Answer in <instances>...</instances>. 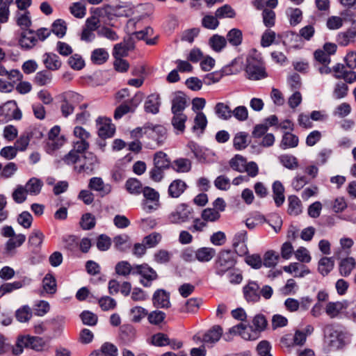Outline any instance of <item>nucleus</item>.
<instances>
[{"mask_svg": "<svg viewBox=\"0 0 356 356\" xmlns=\"http://www.w3.org/2000/svg\"><path fill=\"white\" fill-rule=\"evenodd\" d=\"M236 264L234 252L229 250H220L213 262V268L216 275L222 277L234 269Z\"/></svg>", "mask_w": 356, "mask_h": 356, "instance_id": "nucleus-1", "label": "nucleus"}, {"mask_svg": "<svg viewBox=\"0 0 356 356\" xmlns=\"http://www.w3.org/2000/svg\"><path fill=\"white\" fill-rule=\"evenodd\" d=\"M245 72L248 79L254 81L264 79L268 76L262 61L254 57L247 58Z\"/></svg>", "mask_w": 356, "mask_h": 356, "instance_id": "nucleus-2", "label": "nucleus"}, {"mask_svg": "<svg viewBox=\"0 0 356 356\" xmlns=\"http://www.w3.org/2000/svg\"><path fill=\"white\" fill-rule=\"evenodd\" d=\"M22 113L15 101H8L0 106V124H5L11 120H19Z\"/></svg>", "mask_w": 356, "mask_h": 356, "instance_id": "nucleus-3", "label": "nucleus"}, {"mask_svg": "<svg viewBox=\"0 0 356 356\" xmlns=\"http://www.w3.org/2000/svg\"><path fill=\"white\" fill-rule=\"evenodd\" d=\"M193 209L186 203L179 204L175 209L168 216V220L173 224H182L192 218Z\"/></svg>", "mask_w": 356, "mask_h": 356, "instance_id": "nucleus-4", "label": "nucleus"}, {"mask_svg": "<svg viewBox=\"0 0 356 356\" xmlns=\"http://www.w3.org/2000/svg\"><path fill=\"white\" fill-rule=\"evenodd\" d=\"M98 159L92 152H86L81 156L78 165H74V170L79 174L91 175L98 166Z\"/></svg>", "mask_w": 356, "mask_h": 356, "instance_id": "nucleus-5", "label": "nucleus"}, {"mask_svg": "<svg viewBox=\"0 0 356 356\" xmlns=\"http://www.w3.org/2000/svg\"><path fill=\"white\" fill-rule=\"evenodd\" d=\"M134 269L133 275H138L140 276V283L144 287L151 286L152 282L158 278L156 270L147 264L134 265Z\"/></svg>", "mask_w": 356, "mask_h": 356, "instance_id": "nucleus-6", "label": "nucleus"}, {"mask_svg": "<svg viewBox=\"0 0 356 356\" xmlns=\"http://www.w3.org/2000/svg\"><path fill=\"white\" fill-rule=\"evenodd\" d=\"M143 196L145 201L143 209L147 212L156 210L159 207V194L154 188L149 186L144 187Z\"/></svg>", "mask_w": 356, "mask_h": 356, "instance_id": "nucleus-7", "label": "nucleus"}, {"mask_svg": "<svg viewBox=\"0 0 356 356\" xmlns=\"http://www.w3.org/2000/svg\"><path fill=\"white\" fill-rule=\"evenodd\" d=\"M145 134L149 138L154 140L157 146H161L163 144L166 139V129L162 125H149L144 128Z\"/></svg>", "mask_w": 356, "mask_h": 356, "instance_id": "nucleus-8", "label": "nucleus"}, {"mask_svg": "<svg viewBox=\"0 0 356 356\" xmlns=\"http://www.w3.org/2000/svg\"><path fill=\"white\" fill-rule=\"evenodd\" d=\"M243 293L248 302L254 303L260 300V287L257 282L249 281L243 287Z\"/></svg>", "mask_w": 356, "mask_h": 356, "instance_id": "nucleus-9", "label": "nucleus"}, {"mask_svg": "<svg viewBox=\"0 0 356 356\" xmlns=\"http://www.w3.org/2000/svg\"><path fill=\"white\" fill-rule=\"evenodd\" d=\"M98 125V135L102 138L112 137L115 131L114 124L111 123V120L107 118H98L97 120Z\"/></svg>", "mask_w": 356, "mask_h": 356, "instance_id": "nucleus-10", "label": "nucleus"}, {"mask_svg": "<svg viewBox=\"0 0 356 356\" xmlns=\"http://www.w3.org/2000/svg\"><path fill=\"white\" fill-rule=\"evenodd\" d=\"M152 303L158 308L168 309L170 307V293L164 289H157L152 296Z\"/></svg>", "mask_w": 356, "mask_h": 356, "instance_id": "nucleus-11", "label": "nucleus"}, {"mask_svg": "<svg viewBox=\"0 0 356 356\" xmlns=\"http://www.w3.org/2000/svg\"><path fill=\"white\" fill-rule=\"evenodd\" d=\"M88 188L90 190L97 191L102 197H104L111 192L112 187L108 184H104L101 177H94L89 180Z\"/></svg>", "mask_w": 356, "mask_h": 356, "instance_id": "nucleus-12", "label": "nucleus"}, {"mask_svg": "<svg viewBox=\"0 0 356 356\" xmlns=\"http://www.w3.org/2000/svg\"><path fill=\"white\" fill-rule=\"evenodd\" d=\"M187 188L188 186L184 181L180 179H175L168 186V195L172 198H178L184 193Z\"/></svg>", "mask_w": 356, "mask_h": 356, "instance_id": "nucleus-13", "label": "nucleus"}, {"mask_svg": "<svg viewBox=\"0 0 356 356\" xmlns=\"http://www.w3.org/2000/svg\"><path fill=\"white\" fill-rule=\"evenodd\" d=\"M186 106L187 100L186 95L182 92H176L172 100L171 111L172 114L184 113Z\"/></svg>", "mask_w": 356, "mask_h": 356, "instance_id": "nucleus-14", "label": "nucleus"}, {"mask_svg": "<svg viewBox=\"0 0 356 356\" xmlns=\"http://www.w3.org/2000/svg\"><path fill=\"white\" fill-rule=\"evenodd\" d=\"M349 307L348 301H337V302H329L325 307V313L330 318H333L337 317L340 312Z\"/></svg>", "mask_w": 356, "mask_h": 356, "instance_id": "nucleus-15", "label": "nucleus"}, {"mask_svg": "<svg viewBox=\"0 0 356 356\" xmlns=\"http://www.w3.org/2000/svg\"><path fill=\"white\" fill-rule=\"evenodd\" d=\"M42 61L49 70L56 71L60 68L62 62L58 55L54 53H45L42 56Z\"/></svg>", "mask_w": 356, "mask_h": 356, "instance_id": "nucleus-16", "label": "nucleus"}, {"mask_svg": "<svg viewBox=\"0 0 356 356\" xmlns=\"http://www.w3.org/2000/svg\"><path fill=\"white\" fill-rule=\"evenodd\" d=\"M314 332V327L311 325H308L302 330H296L293 337V345L302 346L305 345L307 336L312 334Z\"/></svg>", "mask_w": 356, "mask_h": 356, "instance_id": "nucleus-17", "label": "nucleus"}, {"mask_svg": "<svg viewBox=\"0 0 356 356\" xmlns=\"http://www.w3.org/2000/svg\"><path fill=\"white\" fill-rule=\"evenodd\" d=\"M222 334V329L220 325H213L202 337V341L205 343H215L219 341Z\"/></svg>", "mask_w": 356, "mask_h": 356, "instance_id": "nucleus-18", "label": "nucleus"}, {"mask_svg": "<svg viewBox=\"0 0 356 356\" xmlns=\"http://www.w3.org/2000/svg\"><path fill=\"white\" fill-rule=\"evenodd\" d=\"M356 267V261L353 257H348L341 260L339 265V273L343 277L349 276Z\"/></svg>", "mask_w": 356, "mask_h": 356, "instance_id": "nucleus-19", "label": "nucleus"}, {"mask_svg": "<svg viewBox=\"0 0 356 356\" xmlns=\"http://www.w3.org/2000/svg\"><path fill=\"white\" fill-rule=\"evenodd\" d=\"M216 250L210 247H202L195 251V259L202 263L210 261L216 255Z\"/></svg>", "mask_w": 356, "mask_h": 356, "instance_id": "nucleus-20", "label": "nucleus"}, {"mask_svg": "<svg viewBox=\"0 0 356 356\" xmlns=\"http://www.w3.org/2000/svg\"><path fill=\"white\" fill-rule=\"evenodd\" d=\"M161 105L160 97L158 94H151L147 98L145 102V111L147 113L156 114L159 111Z\"/></svg>", "mask_w": 356, "mask_h": 356, "instance_id": "nucleus-21", "label": "nucleus"}, {"mask_svg": "<svg viewBox=\"0 0 356 356\" xmlns=\"http://www.w3.org/2000/svg\"><path fill=\"white\" fill-rule=\"evenodd\" d=\"M37 41L34 32L31 30H26L21 34L19 44L22 48L29 49L36 44Z\"/></svg>", "mask_w": 356, "mask_h": 356, "instance_id": "nucleus-22", "label": "nucleus"}, {"mask_svg": "<svg viewBox=\"0 0 356 356\" xmlns=\"http://www.w3.org/2000/svg\"><path fill=\"white\" fill-rule=\"evenodd\" d=\"M153 163L154 165L165 170L171 168L172 166V163L167 154L162 151L157 152L154 154Z\"/></svg>", "mask_w": 356, "mask_h": 356, "instance_id": "nucleus-23", "label": "nucleus"}, {"mask_svg": "<svg viewBox=\"0 0 356 356\" xmlns=\"http://www.w3.org/2000/svg\"><path fill=\"white\" fill-rule=\"evenodd\" d=\"M186 120L187 116L184 113L173 114L171 120V124L177 134L184 132L186 127L185 123Z\"/></svg>", "mask_w": 356, "mask_h": 356, "instance_id": "nucleus-24", "label": "nucleus"}, {"mask_svg": "<svg viewBox=\"0 0 356 356\" xmlns=\"http://www.w3.org/2000/svg\"><path fill=\"white\" fill-rule=\"evenodd\" d=\"M214 112L216 116L222 120H229L232 117V109L223 102H218L216 104Z\"/></svg>", "mask_w": 356, "mask_h": 356, "instance_id": "nucleus-25", "label": "nucleus"}, {"mask_svg": "<svg viewBox=\"0 0 356 356\" xmlns=\"http://www.w3.org/2000/svg\"><path fill=\"white\" fill-rule=\"evenodd\" d=\"M23 337L26 348H29L38 351L41 350L45 344L44 339L41 337L30 335H26Z\"/></svg>", "mask_w": 356, "mask_h": 356, "instance_id": "nucleus-26", "label": "nucleus"}, {"mask_svg": "<svg viewBox=\"0 0 356 356\" xmlns=\"http://www.w3.org/2000/svg\"><path fill=\"white\" fill-rule=\"evenodd\" d=\"M312 302V299L309 297H303L300 301L291 298V312H296L299 309L306 311L309 309Z\"/></svg>", "mask_w": 356, "mask_h": 356, "instance_id": "nucleus-27", "label": "nucleus"}, {"mask_svg": "<svg viewBox=\"0 0 356 356\" xmlns=\"http://www.w3.org/2000/svg\"><path fill=\"white\" fill-rule=\"evenodd\" d=\"M127 191L132 195H139L143 193L142 183L136 178H129L125 183Z\"/></svg>", "mask_w": 356, "mask_h": 356, "instance_id": "nucleus-28", "label": "nucleus"}, {"mask_svg": "<svg viewBox=\"0 0 356 356\" xmlns=\"http://www.w3.org/2000/svg\"><path fill=\"white\" fill-rule=\"evenodd\" d=\"M273 198L277 207L281 206L284 202V188L282 183L275 181L273 184Z\"/></svg>", "mask_w": 356, "mask_h": 356, "instance_id": "nucleus-29", "label": "nucleus"}, {"mask_svg": "<svg viewBox=\"0 0 356 356\" xmlns=\"http://www.w3.org/2000/svg\"><path fill=\"white\" fill-rule=\"evenodd\" d=\"M171 168L177 172H188L191 169V162L188 159H177L172 163Z\"/></svg>", "mask_w": 356, "mask_h": 356, "instance_id": "nucleus-30", "label": "nucleus"}, {"mask_svg": "<svg viewBox=\"0 0 356 356\" xmlns=\"http://www.w3.org/2000/svg\"><path fill=\"white\" fill-rule=\"evenodd\" d=\"M42 186L43 183L40 179L32 177L26 182L24 187L30 195H37L40 193Z\"/></svg>", "mask_w": 356, "mask_h": 356, "instance_id": "nucleus-31", "label": "nucleus"}, {"mask_svg": "<svg viewBox=\"0 0 356 356\" xmlns=\"http://www.w3.org/2000/svg\"><path fill=\"white\" fill-rule=\"evenodd\" d=\"M215 15L218 19L225 18L233 19L236 17L235 10L229 4H225L216 9Z\"/></svg>", "mask_w": 356, "mask_h": 356, "instance_id": "nucleus-32", "label": "nucleus"}, {"mask_svg": "<svg viewBox=\"0 0 356 356\" xmlns=\"http://www.w3.org/2000/svg\"><path fill=\"white\" fill-rule=\"evenodd\" d=\"M356 39V31L348 29L345 32L339 33L337 35V42L341 46H347Z\"/></svg>", "mask_w": 356, "mask_h": 356, "instance_id": "nucleus-33", "label": "nucleus"}, {"mask_svg": "<svg viewBox=\"0 0 356 356\" xmlns=\"http://www.w3.org/2000/svg\"><path fill=\"white\" fill-rule=\"evenodd\" d=\"M334 261L332 257H323L318 262V270L323 276L327 275L334 268Z\"/></svg>", "mask_w": 356, "mask_h": 356, "instance_id": "nucleus-34", "label": "nucleus"}, {"mask_svg": "<svg viewBox=\"0 0 356 356\" xmlns=\"http://www.w3.org/2000/svg\"><path fill=\"white\" fill-rule=\"evenodd\" d=\"M209 44L213 51L220 52L226 46L227 40L223 36L216 34L210 38Z\"/></svg>", "mask_w": 356, "mask_h": 356, "instance_id": "nucleus-35", "label": "nucleus"}, {"mask_svg": "<svg viewBox=\"0 0 356 356\" xmlns=\"http://www.w3.org/2000/svg\"><path fill=\"white\" fill-rule=\"evenodd\" d=\"M245 330H246V326L243 323H240L237 324L236 325L232 327L229 330V333H226L224 335V338L226 341H229L231 339L232 335L239 334L243 338H244L245 339H249L250 337L249 336H248V337H246Z\"/></svg>", "mask_w": 356, "mask_h": 356, "instance_id": "nucleus-36", "label": "nucleus"}, {"mask_svg": "<svg viewBox=\"0 0 356 356\" xmlns=\"http://www.w3.org/2000/svg\"><path fill=\"white\" fill-rule=\"evenodd\" d=\"M129 237L127 234H120L113 238V243L115 248L120 251H125L131 247L129 242Z\"/></svg>", "mask_w": 356, "mask_h": 356, "instance_id": "nucleus-37", "label": "nucleus"}, {"mask_svg": "<svg viewBox=\"0 0 356 356\" xmlns=\"http://www.w3.org/2000/svg\"><path fill=\"white\" fill-rule=\"evenodd\" d=\"M42 286L46 293L54 294L56 291V281L50 273L47 274L42 280Z\"/></svg>", "mask_w": 356, "mask_h": 356, "instance_id": "nucleus-38", "label": "nucleus"}, {"mask_svg": "<svg viewBox=\"0 0 356 356\" xmlns=\"http://www.w3.org/2000/svg\"><path fill=\"white\" fill-rule=\"evenodd\" d=\"M226 40L232 46L237 47L240 45L243 40L242 31L238 29H231L227 34Z\"/></svg>", "mask_w": 356, "mask_h": 356, "instance_id": "nucleus-39", "label": "nucleus"}, {"mask_svg": "<svg viewBox=\"0 0 356 356\" xmlns=\"http://www.w3.org/2000/svg\"><path fill=\"white\" fill-rule=\"evenodd\" d=\"M52 80V74L47 70H42L36 73L34 83L40 86L49 84Z\"/></svg>", "mask_w": 356, "mask_h": 356, "instance_id": "nucleus-40", "label": "nucleus"}, {"mask_svg": "<svg viewBox=\"0 0 356 356\" xmlns=\"http://www.w3.org/2000/svg\"><path fill=\"white\" fill-rule=\"evenodd\" d=\"M44 237V234L40 231L34 230L29 238V245L31 248L40 250Z\"/></svg>", "mask_w": 356, "mask_h": 356, "instance_id": "nucleus-41", "label": "nucleus"}, {"mask_svg": "<svg viewBox=\"0 0 356 356\" xmlns=\"http://www.w3.org/2000/svg\"><path fill=\"white\" fill-rule=\"evenodd\" d=\"M26 240V236L19 234L11 237L6 243V250L7 252H11L17 247L21 246Z\"/></svg>", "mask_w": 356, "mask_h": 356, "instance_id": "nucleus-42", "label": "nucleus"}, {"mask_svg": "<svg viewBox=\"0 0 356 356\" xmlns=\"http://www.w3.org/2000/svg\"><path fill=\"white\" fill-rule=\"evenodd\" d=\"M108 58V53L103 48L93 50L91 54V60L93 63L101 65L104 63Z\"/></svg>", "mask_w": 356, "mask_h": 356, "instance_id": "nucleus-43", "label": "nucleus"}, {"mask_svg": "<svg viewBox=\"0 0 356 356\" xmlns=\"http://www.w3.org/2000/svg\"><path fill=\"white\" fill-rule=\"evenodd\" d=\"M280 256L273 250H268L263 257V265L267 268L274 267L278 262Z\"/></svg>", "mask_w": 356, "mask_h": 356, "instance_id": "nucleus-44", "label": "nucleus"}, {"mask_svg": "<svg viewBox=\"0 0 356 356\" xmlns=\"http://www.w3.org/2000/svg\"><path fill=\"white\" fill-rule=\"evenodd\" d=\"M115 273L122 276H128L130 274L133 275V272L134 271V266H131L127 261H122L118 262L115 266Z\"/></svg>", "mask_w": 356, "mask_h": 356, "instance_id": "nucleus-45", "label": "nucleus"}, {"mask_svg": "<svg viewBox=\"0 0 356 356\" xmlns=\"http://www.w3.org/2000/svg\"><path fill=\"white\" fill-rule=\"evenodd\" d=\"M310 273L309 268L302 264L294 262L291 264V274L296 277H303Z\"/></svg>", "mask_w": 356, "mask_h": 356, "instance_id": "nucleus-46", "label": "nucleus"}, {"mask_svg": "<svg viewBox=\"0 0 356 356\" xmlns=\"http://www.w3.org/2000/svg\"><path fill=\"white\" fill-rule=\"evenodd\" d=\"M51 31L59 38H62L67 31L66 22L61 19L55 20L51 26Z\"/></svg>", "mask_w": 356, "mask_h": 356, "instance_id": "nucleus-47", "label": "nucleus"}, {"mask_svg": "<svg viewBox=\"0 0 356 356\" xmlns=\"http://www.w3.org/2000/svg\"><path fill=\"white\" fill-rule=\"evenodd\" d=\"M15 317L21 323L27 322L32 317V311L28 305H24L16 311Z\"/></svg>", "mask_w": 356, "mask_h": 356, "instance_id": "nucleus-48", "label": "nucleus"}, {"mask_svg": "<svg viewBox=\"0 0 356 356\" xmlns=\"http://www.w3.org/2000/svg\"><path fill=\"white\" fill-rule=\"evenodd\" d=\"M70 13L76 18H83L86 14V3L83 1L72 3Z\"/></svg>", "mask_w": 356, "mask_h": 356, "instance_id": "nucleus-49", "label": "nucleus"}, {"mask_svg": "<svg viewBox=\"0 0 356 356\" xmlns=\"http://www.w3.org/2000/svg\"><path fill=\"white\" fill-rule=\"evenodd\" d=\"M246 159L239 154H236L229 161L230 167L239 172H245V165L246 164Z\"/></svg>", "mask_w": 356, "mask_h": 356, "instance_id": "nucleus-50", "label": "nucleus"}, {"mask_svg": "<svg viewBox=\"0 0 356 356\" xmlns=\"http://www.w3.org/2000/svg\"><path fill=\"white\" fill-rule=\"evenodd\" d=\"M22 281H15L12 283H5L0 286V298L4 295L11 293L14 290L19 289L24 286Z\"/></svg>", "mask_w": 356, "mask_h": 356, "instance_id": "nucleus-51", "label": "nucleus"}, {"mask_svg": "<svg viewBox=\"0 0 356 356\" xmlns=\"http://www.w3.org/2000/svg\"><path fill=\"white\" fill-rule=\"evenodd\" d=\"M96 220L93 215L90 213L83 214L81 218L80 225L84 230H90L95 227Z\"/></svg>", "mask_w": 356, "mask_h": 356, "instance_id": "nucleus-52", "label": "nucleus"}, {"mask_svg": "<svg viewBox=\"0 0 356 356\" xmlns=\"http://www.w3.org/2000/svg\"><path fill=\"white\" fill-rule=\"evenodd\" d=\"M162 236L158 232H152L145 236L143 239V243L148 248L156 247L161 241Z\"/></svg>", "mask_w": 356, "mask_h": 356, "instance_id": "nucleus-53", "label": "nucleus"}, {"mask_svg": "<svg viewBox=\"0 0 356 356\" xmlns=\"http://www.w3.org/2000/svg\"><path fill=\"white\" fill-rule=\"evenodd\" d=\"M295 258L301 262V264L309 263L312 260V257L309 250L304 247H300L296 251L293 252Z\"/></svg>", "mask_w": 356, "mask_h": 356, "instance_id": "nucleus-54", "label": "nucleus"}, {"mask_svg": "<svg viewBox=\"0 0 356 356\" xmlns=\"http://www.w3.org/2000/svg\"><path fill=\"white\" fill-rule=\"evenodd\" d=\"M98 304L103 311L114 309L117 306L115 300L107 296H102L99 298Z\"/></svg>", "mask_w": 356, "mask_h": 356, "instance_id": "nucleus-55", "label": "nucleus"}, {"mask_svg": "<svg viewBox=\"0 0 356 356\" xmlns=\"http://www.w3.org/2000/svg\"><path fill=\"white\" fill-rule=\"evenodd\" d=\"M32 135L29 132L23 133L15 143V147L17 151H24L30 142Z\"/></svg>", "mask_w": 356, "mask_h": 356, "instance_id": "nucleus-56", "label": "nucleus"}, {"mask_svg": "<svg viewBox=\"0 0 356 356\" xmlns=\"http://www.w3.org/2000/svg\"><path fill=\"white\" fill-rule=\"evenodd\" d=\"M17 24L22 29L27 30L31 25L30 13L26 10L24 13H17Z\"/></svg>", "mask_w": 356, "mask_h": 356, "instance_id": "nucleus-57", "label": "nucleus"}, {"mask_svg": "<svg viewBox=\"0 0 356 356\" xmlns=\"http://www.w3.org/2000/svg\"><path fill=\"white\" fill-rule=\"evenodd\" d=\"M29 193L24 186L18 185L12 193V197L17 204H22L26 200Z\"/></svg>", "mask_w": 356, "mask_h": 356, "instance_id": "nucleus-58", "label": "nucleus"}, {"mask_svg": "<svg viewBox=\"0 0 356 356\" xmlns=\"http://www.w3.org/2000/svg\"><path fill=\"white\" fill-rule=\"evenodd\" d=\"M262 19L264 24L268 28H271L275 23V13L272 9L264 8L262 11Z\"/></svg>", "mask_w": 356, "mask_h": 356, "instance_id": "nucleus-59", "label": "nucleus"}, {"mask_svg": "<svg viewBox=\"0 0 356 356\" xmlns=\"http://www.w3.org/2000/svg\"><path fill=\"white\" fill-rule=\"evenodd\" d=\"M248 134L245 132L237 133L233 140V145L236 150H241L248 146L247 143Z\"/></svg>", "mask_w": 356, "mask_h": 356, "instance_id": "nucleus-60", "label": "nucleus"}, {"mask_svg": "<svg viewBox=\"0 0 356 356\" xmlns=\"http://www.w3.org/2000/svg\"><path fill=\"white\" fill-rule=\"evenodd\" d=\"M202 25L207 29L215 30L219 26L218 18L216 15L214 16L206 15L202 19Z\"/></svg>", "mask_w": 356, "mask_h": 356, "instance_id": "nucleus-61", "label": "nucleus"}, {"mask_svg": "<svg viewBox=\"0 0 356 356\" xmlns=\"http://www.w3.org/2000/svg\"><path fill=\"white\" fill-rule=\"evenodd\" d=\"M201 217L206 222H215L220 218V214L215 209L207 208L202 211Z\"/></svg>", "mask_w": 356, "mask_h": 356, "instance_id": "nucleus-62", "label": "nucleus"}, {"mask_svg": "<svg viewBox=\"0 0 356 356\" xmlns=\"http://www.w3.org/2000/svg\"><path fill=\"white\" fill-rule=\"evenodd\" d=\"M348 91V86L346 83L343 82H338L336 83L333 90V97L335 99H339L346 97Z\"/></svg>", "mask_w": 356, "mask_h": 356, "instance_id": "nucleus-63", "label": "nucleus"}, {"mask_svg": "<svg viewBox=\"0 0 356 356\" xmlns=\"http://www.w3.org/2000/svg\"><path fill=\"white\" fill-rule=\"evenodd\" d=\"M95 352H99L102 353V356H117L118 355V348L113 343L106 342L102 344L100 348V350H95Z\"/></svg>", "mask_w": 356, "mask_h": 356, "instance_id": "nucleus-64", "label": "nucleus"}]
</instances>
